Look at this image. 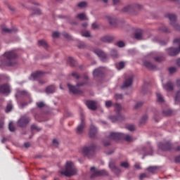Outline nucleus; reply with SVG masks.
Returning <instances> with one entry per match:
<instances>
[{
    "mask_svg": "<svg viewBox=\"0 0 180 180\" xmlns=\"http://www.w3.org/2000/svg\"><path fill=\"white\" fill-rule=\"evenodd\" d=\"M17 54L13 51L4 53V60H2V65L10 67L15 65Z\"/></svg>",
    "mask_w": 180,
    "mask_h": 180,
    "instance_id": "f257e3e1",
    "label": "nucleus"
},
{
    "mask_svg": "<svg viewBox=\"0 0 180 180\" xmlns=\"http://www.w3.org/2000/svg\"><path fill=\"white\" fill-rule=\"evenodd\" d=\"M76 167H74V163L72 162H67V165L65 167V171H60V175H65V176L70 177L76 175Z\"/></svg>",
    "mask_w": 180,
    "mask_h": 180,
    "instance_id": "f03ea898",
    "label": "nucleus"
},
{
    "mask_svg": "<svg viewBox=\"0 0 180 180\" xmlns=\"http://www.w3.org/2000/svg\"><path fill=\"white\" fill-rule=\"evenodd\" d=\"M114 110L115 111V113L117 114V115L109 117V119L112 121V122L115 123L125 120V116L119 114V112H121V105L115 103L114 105Z\"/></svg>",
    "mask_w": 180,
    "mask_h": 180,
    "instance_id": "7ed1b4c3",
    "label": "nucleus"
},
{
    "mask_svg": "<svg viewBox=\"0 0 180 180\" xmlns=\"http://www.w3.org/2000/svg\"><path fill=\"white\" fill-rule=\"evenodd\" d=\"M95 144L91 145V146L84 148L83 150H82V153H84L87 158H93L94 155H95Z\"/></svg>",
    "mask_w": 180,
    "mask_h": 180,
    "instance_id": "20e7f679",
    "label": "nucleus"
},
{
    "mask_svg": "<svg viewBox=\"0 0 180 180\" xmlns=\"http://www.w3.org/2000/svg\"><path fill=\"white\" fill-rule=\"evenodd\" d=\"M174 44H178V49L176 48H169V51H167V53H169V56H174L176 55H178V53H180V38H177L174 39Z\"/></svg>",
    "mask_w": 180,
    "mask_h": 180,
    "instance_id": "39448f33",
    "label": "nucleus"
},
{
    "mask_svg": "<svg viewBox=\"0 0 180 180\" xmlns=\"http://www.w3.org/2000/svg\"><path fill=\"white\" fill-rule=\"evenodd\" d=\"M165 17L169 18V20L170 21V25H172V27H174V30L180 31V25L176 24V15L169 13L165 15Z\"/></svg>",
    "mask_w": 180,
    "mask_h": 180,
    "instance_id": "423d86ee",
    "label": "nucleus"
},
{
    "mask_svg": "<svg viewBox=\"0 0 180 180\" xmlns=\"http://www.w3.org/2000/svg\"><path fill=\"white\" fill-rule=\"evenodd\" d=\"M127 136H131L129 134H120L117 132H111L110 133V136L108 139L114 141H118L120 139Z\"/></svg>",
    "mask_w": 180,
    "mask_h": 180,
    "instance_id": "0eeeda50",
    "label": "nucleus"
},
{
    "mask_svg": "<svg viewBox=\"0 0 180 180\" xmlns=\"http://www.w3.org/2000/svg\"><path fill=\"white\" fill-rule=\"evenodd\" d=\"M30 122V118L27 116L21 117V118H19V120L18 121V127L23 128L27 126V124Z\"/></svg>",
    "mask_w": 180,
    "mask_h": 180,
    "instance_id": "6e6552de",
    "label": "nucleus"
},
{
    "mask_svg": "<svg viewBox=\"0 0 180 180\" xmlns=\"http://www.w3.org/2000/svg\"><path fill=\"white\" fill-rule=\"evenodd\" d=\"M91 172H93L91 179L95 178L96 176H108V172H106V170H95V167H91Z\"/></svg>",
    "mask_w": 180,
    "mask_h": 180,
    "instance_id": "1a4fd4ad",
    "label": "nucleus"
},
{
    "mask_svg": "<svg viewBox=\"0 0 180 180\" xmlns=\"http://www.w3.org/2000/svg\"><path fill=\"white\" fill-rule=\"evenodd\" d=\"M159 149L163 151H169L171 150H173L174 148H172V144H170V142H165L163 143H159L158 145Z\"/></svg>",
    "mask_w": 180,
    "mask_h": 180,
    "instance_id": "9d476101",
    "label": "nucleus"
},
{
    "mask_svg": "<svg viewBox=\"0 0 180 180\" xmlns=\"http://www.w3.org/2000/svg\"><path fill=\"white\" fill-rule=\"evenodd\" d=\"M140 8H141V6H140L139 4L129 5V6H125L124 8H123L122 11L123 13H128V12H131V11H134V10L140 9Z\"/></svg>",
    "mask_w": 180,
    "mask_h": 180,
    "instance_id": "9b49d317",
    "label": "nucleus"
},
{
    "mask_svg": "<svg viewBox=\"0 0 180 180\" xmlns=\"http://www.w3.org/2000/svg\"><path fill=\"white\" fill-rule=\"evenodd\" d=\"M85 127V122L84 119V115L82 114L81 123L78 125V127L76 128V134H82L84 131V128Z\"/></svg>",
    "mask_w": 180,
    "mask_h": 180,
    "instance_id": "f8f14e48",
    "label": "nucleus"
},
{
    "mask_svg": "<svg viewBox=\"0 0 180 180\" xmlns=\"http://www.w3.org/2000/svg\"><path fill=\"white\" fill-rule=\"evenodd\" d=\"M93 53H94L95 55H97V56L100 58L101 60H103V62L106 60V53H104V52L101 51V49H97L93 50Z\"/></svg>",
    "mask_w": 180,
    "mask_h": 180,
    "instance_id": "ddd939ff",
    "label": "nucleus"
},
{
    "mask_svg": "<svg viewBox=\"0 0 180 180\" xmlns=\"http://www.w3.org/2000/svg\"><path fill=\"white\" fill-rule=\"evenodd\" d=\"M0 94L8 95L10 94V85L6 84L0 85Z\"/></svg>",
    "mask_w": 180,
    "mask_h": 180,
    "instance_id": "4468645a",
    "label": "nucleus"
},
{
    "mask_svg": "<svg viewBox=\"0 0 180 180\" xmlns=\"http://www.w3.org/2000/svg\"><path fill=\"white\" fill-rule=\"evenodd\" d=\"M68 91H70V93H72L73 94H81L82 90H79V89H77L75 86H72L70 84H68Z\"/></svg>",
    "mask_w": 180,
    "mask_h": 180,
    "instance_id": "2eb2a0df",
    "label": "nucleus"
},
{
    "mask_svg": "<svg viewBox=\"0 0 180 180\" xmlns=\"http://www.w3.org/2000/svg\"><path fill=\"white\" fill-rule=\"evenodd\" d=\"M132 84V76H129L127 79H125V81L123 82V86L122 89L129 88Z\"/></svg>",
    "mask_w": 180,
    "mask_h": 180,
    "instance_id": "dca6fc26",
    "label": "nucleus"
},
{
    "mask_svg": "<svg viewBox=\"0 0 180 180\" xmlns=\"http://www.w3.org/2000/svg\"><path fill=\"white\" fill-rule=\"evenodd\" d=\"M86 105L87 108L91 110H96V103L94 101H86Z\"/></svg>",
    "mask_w": 180,
    "mask_h": 180,
    "instance_id": "f3484780",
    "label": "nucleus"
},
{
    "mask_svg": "<svg viewBox=\"0 0 180 180\" xmlns=\"http://www.w3.org/2000/svg\"><path fill=\"white\" fill-rule=\"evenodd\" d=\"M0 29H1L2 32L4 33H13L17 32V29L15 28L8 29V28H6L4 25H2L1 27H0Z\"/></svg>",
    "mask_w": 180,
    "mask_h": 180,
    "instance_id": "a211bd4d",
    "label": "nucleus"
},
{
    "mask_svg": "<svg viewBox=\"0 0 180 180\" xmlns=\"http://www.w3.org/2000/svg\"><path fill=\"white\" fill-rule=\"evenodd\" d=\"M108 167H110V169H112V172H114L115 174H119V173H121V170H120L119 168L115 167V165H113V163L110 162Z\"/></svg>",
    "mask_w": 180,
    "mask_h": 180,
    "instance_id": "6ab92c4d",
    "label": "nucleus"
},
{
    "mask_svg": "<svg viewBox=\"0 0 180 180\" xmlns=\"http://www.w3.org/2000/svg\"><path fill=\"white\" fill-rule=\"evenodd\" d=\"M144 67H146V68L150 70H155V65L151 64V63L148 60L144 61Z\"/></svg>",
    "mask_w": 180,
    "mask_h": 180,
    "instance_id": "aec40b11",
    "label": "nucleus"
},
{
    "mask_svg": "<svg viewBox=\"0 0 180 180\" xmlns=\"http://www.w3.org/2000/svg\"><path fill=\"white\" fill-rule=\"evenodd\" d=\"M44 76V72L41 71H37L34 73H32V77L35 80L41 78Z\"/></svg>",
    "mask_w": 180,
    "mask_h": 180,
    "instance_id": "412c9836",
    "label": "nucleus"
},
{
    "mask_svg": "<svg viewBox=\"0 0 180 180\" xmlns=\"http://www.w3.org/2000/svg\"><path fill=\"white\" fill-rule=\"evenodd\" d=\"M96 134V128L95 126L91 125V127H89V137L93 139L95 137V135Z\"/></svg>",
    "mask_w": 180,
    "mask_h": 180,
    "instance_id": "4be33fe9",
    "label": "nucleus"
},
{
    "mask_svg": "<svg viewBox=\"0 0 180 180\" xmlns=\"http://www.w3.org/2000/svg\"><path fill=\"white\" fill-rule=\"evenodd\" d=\"M163 89H165V91H172L173 90V87H172V82H167V84H165L163 85Z\"/></svg>",
    "mask_w": 180,
    "mask_h": 180,
    "instance_id": "5701e85b",
    "label": "nucleus"
},
{
    "mask_svg": "<svg viewBox=\"0 0 180 180\" xmlns=\"http://www.w3.org/2000/svg\"><path fill=\"white\" fill-rule=\"evenodd\" d=\"M106 19H108V23L110 24V25L115 27V24H116L115 18H113L112 15H108V16H106Z\"/></svg>",
    "mask_w": 180,
    "mask_h": 180,
    "instance_id": "b1692460",
    "label": "nucleus"
},
{
    "mask_svg": "<svg viewBox=\"0 0 180 180\" xmlns=\"http://www.w3.org/2000/svg\"><path fill=\"white\" fill-rule=\"evenodd\" d=\"M113 41V37L110 36H104L101 38V41L104 43H110Z\"/></svg>",
    "mask_w": 180,
    "mask_h": 180,
    "instance_id": "393cba45",
    "label": "nucleus"
},
{
    "mask_svg": "<svg viewBox=\"0 0 180 180\" xmlns=\"http://www.w3.org/2000/svg\"><path fill=\"white\" fill-rule=\"evenodd\" d=\"M102 75V70L101 68H98L97 69H95L94 71H93V77H98Z\"/></svg>",
    "mask_w": 180,
    "mask_h": 180,
    "instance_id": "a878e982",
    "label": "nucleus"
},
{
    "mask_svg": "<svg viewBox=\"0 0 180 180\" xmlns=\"http://www.w3.org/2000/svg\"><path fill=\"white\" fill-rule=\"evenodd\" d=\"M55 92V86L53 85H49V86L46 87V94H53Z\"/></svg>",
    "mask_w": 180,
    "mask_h": 180,
    "instance_id": "bb28decb",
    "label": "nucleus"
},
{
    "mask_svg": "<svg viewBox=\"0 0 180 180\" xmlns=\"http://www.w3.org/2000/svg\"><path fill=\"white\" fill-rule=\"evenodd\" d=\"M159 170V168L155 166H152L148 167V172L152 173V174H155L157 173V171Z\"/></svg>",
    "mask_w": 180,
    "mask_h": 180,
    "instance_id": "cd10ccee",
    "label": "nucleus"
},
{
    "mask_svg": "<svg viewBox=\"0 0 180 180\" xmlns=\"http://www.w3.org/2000/svg\"><path fill=\"white\" fill-rule=\"evenodd\" d=\"M76 18L79 20H87V17L85 16V13H84L76 15Z\"/></svg>",
    "mask_w": 180,
    "mask_h": 180,
    "instance_id": "c85d7f7f",
    "label": "nucleus"
},
{
    "mask_svg": "<svg viewBox=\"0 0 180 180\" xmlns=\"http://www.w3.org/2000/svg\"><path fill=\"white\" fill-rule=\"evenodd\" d=\"M173 112L172 110L167 108V110H163V115L164 116H171L172 115Z\"/></svg>",
    "mask_w": 180,
    "mask_h": 180,
    "instance_id": "c756f323",
    "label": "nucleus"
},
{
    "mask_svg": "<svg viewBox=\"0 0 180 180\" xmlns=\"http://www.w3.org/2000/svg\"><path fill=\"white\" fill-rule=\"evenodd\" d=\"M19 95L23 97H27V98L30 99V95L29 94V92H27V91H19Z\"/></svg>",
    "mask_w": 180,
    "mask_h": 180,
    "instance_id": "7c9ffc66",
    "label": "nucleus"
},
{
    "mask_svg": "<svg viewBox=\"0 0 180 180\" xmlns=\"http://www.w3.org/2000/svg\"><path fill=\"white\" fill-rule=\"evenodd\" d=\"M38 46L44 47V49H47V44L46 43V41L40 40L38 41Z\"/></svg>",
    "mask_w": 180,
    "mask_h": 180,
    "instance_id": "2f4dec72",
    "label": "nucleus"
},
{
    "mask_svg": "<svg viewBox=\"0 0 180 180\" xmlns=\"http://www.w3.org/2000/svg\"><path fill=\"white\" fill-rule=\"evenodd\" d=\"M68 63L70 66H76V60H74V59L70 57H68Z\"/></svg>",
    "mask_w": 180,
    "mask_h": 180,
    "instance_id": "473e14b6",
    "label": "nucleus"
},
{
    "mask_svg": "<svg viewBox=\"0 0 180 180\" xmlns=\"http://www.w3.org/2000/svg\"><path fill=\"white\" fill-rule=\"evenodd\" d=\"M124 67H125V63L123 62H120V63L115 65V68H117V70L123 69Z\"/></svg>",
    "mask_w": 180,
    "mask_h": 180,
    "instance_id": "72a5a7b5",
    "label": "nucleus"
},
{
    "mask_svg": "<svg viewBox=\"0 0 180 180\" xmlns=\"http://www.w3.org/2000/svg\"><path fill=\"white\" fill-rule=\"evenodd\" d=\"M156 97H158V102L159 103H162V102L165 101V100L162 99V96L161 95V94H159V93L156 94Z\"/></svg>",
    "mask_w": 180,
    "mask_h": 180,
    "instance_id": "f704fd0d",
    "label": "nucleus"
},
{
    "mask_svg": "<svg viewBox=\"0 0 180 180\" xmlns=\"http://www.w3.org/2000/svg\"><path fill=\"white\" fill-rule=\"evenodd\" d=\"M159 31H161V32L164 33H169L170 30L167 28V27L162 26L160 28H159Z\"/></svg>",
    "mask_w": 180,
    "mask_h": 180,
    "instance_id": "c9c22d12",
    "label": "nucleus"
},
{
    "mask_svg": "<svg viewBox=\"0 0 180 180\" xmlns=\"http://www.w3.org/2000/svg\"><path fill=\"white\" fill-rule=\"evenodd\" d=\"M174 101L176 103H180V91L176 92V96L174 97Z\"/></svg>",
    "mask_w": 180,
    "mask_h": 180,
    "instance_id": "e433bc0d",
    "label": "nucleus"
},
{
    "mask_svg": "<svg viewBox=\"0 0 180 180\" xmlns=\"http://www.w3.org/2000/svg\"><path fill=\"white\" fill-rule=\"evenodd\" d=\"M134 39L136 40L142 39V32L134 33Z\"/></svg>",
    "mask_w": 180,
    "mask_h": 180,
    "instance_id": "4c0bfd02",
    "label": "nucleus"
},
{
    "mask_svg": "<svg viewBox=\"0 0 180 180\" xmlns=\"http://www.w3.org/2000/svg\"><path fill=\"white\" fill-rule=\"evenodd\" d=\"M120 140H125V141L127 142H131L132 141V137L131 136H124L120 139Z\"/></svg>",
    "mask_w": 180,
    "mask_h": 180,
    "instance_id": "58836bf2",
    "label": "nucleus"
},
{
    "mask_svg": "<svg viewBox=\"0 0 180 180\" xmlns=\"http://www.w3.org/2000/svg\"><path fill=\"white\" fill-rule=\"evenodd\" d=\"M8 129H9L10 131L12 132L15 131V127H13V122H10L9 124H8Z\"/></svg>",
    "mask_w": 180,
    "mask_h": 180,
    "instance_id": "ea45409f",
    "label": "nucleus"
},
{
    "mask_svg": "<svg viewBox=\"0 0 180 180\" xmlns=\"http://www.w3.org/2000/svg\"><path fill=\"white\" fill-rule=\"evenodd\" d=\"M86 6H87V3L85 1H82V2L78 3V8H84Z\"/></svg>",
    "mask_w": 180,
    "mask_h": 180,
    "instance_id": "a19ab883",
    "label": "nucleus"
},
{
    "mask_svg": "<svg viewBox=\"0 0 180 180\" xmlns=\"http://www.w3.org/2000/svg\"><path fill=\"white\" fill-rule=\"evenodd\" d=\"M82 37H91V34L89 33V31H84L82 32Z\"/></svg>",
    "mask_w": 180,
    "mask_h": 180,
    "instance_id": "79ce46f5",
    "label": "nucleus"
},
{
    "mask_svg": "<svg viewBox=\"0 0 180 180\" xmlns=\"http://www.w3.org/2000/svg\"><path fill=\"white\" fill-rule=\"evenodd\" d=\"M115 46H117V47H120V48H123L124 46H125V43H124L122 41H120L115 43Z\"/></svg>",
    "mask_w": 180,
    "mask_h": 180,
    "instance_id": "37998d69",
    "label": "nucleus"
},
{
    "mask_svg": "<svg viewBox=\"0 0 180 180\" xmlns=\"http://www.w3.org/2000/svg\"><path fill=\"white\" fill-rule=\"evenodd\" d=\"M147 120H148L147 115L142 116V118H141V124H144L146 123V121Z\"/></svg>",
    "mask_w": 180,
    "mask_h": 180,
    "instance_id": "c03bdc74",
    "label": "nucleus"
},
{
    "mask_svg": "<svg viewBox=\"0 0 180 180\" xmlns=\"http://www.w3.org/2000/svg\"><path fill=\"white\" fill-rule=\"evenodd\" d=\"M111 55H112V58H117V51H115V50H112L111 51Z\"/></svg>",
    "mask_w": 180,
    "mask_h": 180,
    "instance_id": "a18cd8bd",
    "label": "nucleus"
},
{
    "mask_svg": "<svg viewBox=\"0 0 180 180\" xmlns=\"http://www.w3.org/2000/svg\"><path fill=\"white\" fill-rule=\"evenodd\" d=\"M46 106V104L44 103V102L39 101L37 103V107L41 108Z\"/></svg>",
    "mask_w": 180,
    "mask_h": 180,
    "instance_id": "49530a36",
    "label": "nucleus"
},
{
    "mask_svg": "<svg viewBox=\"0 0 180 180\" xmlns=\"http://www.w3.org/2000/svg\"><path fill=\"white\" fill-rule=\"evenodd\" d=\"M174 72H176V68L175 67H170V68H169V73L170 75H172Z\"/></svg>",
    "mask_w": 180,
    "mask_h": 180,
    "instance_id": "de8ad7c7",
    "label": "nucleus"
},
{
    "mask_svg": "<svg viewBox=\"0 0 180 180\" xmlns=\"http://www.w3.org/2000/svg\"><path fill=\"white\" fill-rule=\"evenodd\" d=\"M120 166L123 168H129V163L127 162H123L122 164H120Z\"/></svg>",
    "mask_w": 180,
    "mask_h": 180,
    "instance_id": "09e8293b",
    "label": "nucleus"
},
{
    "mask_svg": "<svg viewBox=\"0 0 180 180\" xmlns=\"http://www.w3.org/2000/svg\"><path fill=\"white\" fill-rule=\"evenodd\" d=\"M155 60L156 62H161L165 60V58H163L162 56H158L155 58Z\"/></svg>",
    "mask_w": 180,
    "mask_h": 180,
    "instance_id": "8fccbe9b",
    "label": "nucleus"
},
{
    "mask_svg": "<svg viewBox=\"0 0 180 180\" xmlns=\"http://www.w3.org/2000/svg\"><path fill=\"white\" fill-rule=\"evenodd\" d=\"M31 130H36L37 131H40V128H38V127H37L36 125L32 124L31 126Z\"/></svg>",
    "mask_w": 180,
    "mask_h": 180,
    "instance_id": "3c124183",
    "label": "nucleus"
},
{
    "mask_svg": "<svg viewBox=\"0 0 180 180\" xmlns=\"http://www.w3.org/2000/svg\"><path fill=\"white\" fill-rule=\"evenodd\" d=\"M115 100H121L123 98V95L115 94Z\"/></svg>",
    "mask_w": 180,
    "mask_h": 180,
    "instance_id": "603ef678",
    "label": "nucleus"
},
{
    "mask_svg": "<svg viewBox=\"0 0 180 180\" xmlns=\"http://www.w3.org/2000/svg\"><path fill=\"white\" fill-rule=\"evenodd\" d=\"M142 104H143L142 102L136 103V105H134V109H138L140 107H142Z\"/></svg>",
    "mask_w": 180,
    "mask_h": 180,
    "instance_id": "864d4df0",
    "label": "nucleus"
},
{
    "mask_svg": "<svg viewBox=\"0 0 180 180\" xmlns=\"http://www.w3.org/2000/svg\"><path fill=\"white\" fill-rule=\"evenodd\" d=\"M11 108H13V106H11V104H8V105H6V112H10V111L11 110Z\"/></svg>",
    "mask_w": 180,
    "mask_h": 180,
    "instance_id": "5fc2aeb1",
    "label": "nucleus"
},
{
    "mask_svg": "<svg viewBox=\"0 0 180 180\" xmlns=\"http://www.w3.org/2000/svg\"><path fill=\"white\" fill-rule=\"evenodd\" d=\"M72 77L75 78L76 79H79V75L76 72H72Z\"/></svg>",
    "mask_w": 180,
    "mask_h": 180,
    "instance_id": "6e6d98bb",
    "label": "nucleus"
},
{
    "mask_svg": "<svg viewBox=\"0 0 180 180\" xmlns=\"http://www.w3.org/2000/svg\"><path fill=\"white\" fill-rule=\"evenodd\" d=\"M127 129L130 131H134V125H129L127 127Z\"/></svg>",
    "mask_w": 180,
    "mask_h": 180,
    "instance_id": "4d7b16f0",
    "label": "nucleus"
},
{
    "mask_svg": "<svg viewBox=\"0 0 180 180\" xmlns=\"http://www.w3.org/2000/svg\"><path fill=\"white\" fill-rule=\"evenodd\" d=\"M91 28H92L93 30H96V29L98 28V25H96V23L93 22V24L91 25Z\"/></svg>",
    "mask_w": 180,
    "mask_h": 180,
    "instance_id": "13d9d810",
    "label": "nucleus"
},
{
    "mask_svg": "<svg viewBox=\"0 0 180 180\" xmlns=\"http://www.w3.org/2000/svg\"><path fill=\"white\" fill-rule=\"evenodd\" d=\"M34 12V15H40L41 14V11L38 8H35L34 11H32Z\"/></svg>",
    "mask_w": 180,
    "mask_h": 180,
    "instance_id": "bf43d9fd",
    "label": "nucleus"
},
{
    "mask_svg": "<svg viewBox=\"0 0 180 180\" xmlns=\"http://www.w3.org/2000/svg\"><path fill=\"white\" fill-rule=\"evenodd\" d=\"M105 106H106V108H110V106H112V101H106Z\"/></svg>",
    "mask_w": 180,
    "mask_h": 180,
    "instance_id": "052dcab7",
    "label": "nucleus"
},
{
    "mask_svg": "<svg viewBox=\"0 0 180 180\" xmlns=\"http://www.w3.org/2000/svg\"><path fill=\"white\" fill-rule=\"evenodd\" d=\"M142 151L144 152V156L151 155V152H150V153L146 152V148H142Z\"/></svg>",
    "mask_w": 180,
    "mask_h": 180,
    "instance_id": "680f3d73",
    "label": "nucleus"
},
{
    "mask_svg": "<svg viewBox=\"0 0 180 180\" xmlns=\"http://www.w3.org/2000/svg\"><path fill=\"white\" fill-rule=\"evenodd\" d=\"M174 162L176 163H180V155L179 156H176V158H174Z\"/></svg>",
    "mask_w": 180,
    "mask_h": 180,
    "instance_id": "e2e57ef3",
    "label": "nucleus"
},
{
    "mask_svg": "<svg viewBox=\"0 0 180 180\" xmlns=\"http://www.w3.org/2000/svg\"><path fill=\"white\" fill-rule=\"evenodd\" d=\"M51 37H53L54 39L58 38V32H53V34H52Z\"/></svg>",
    "mask_w": 180,
    "mask_h": 180,
    "instance_id": "0e129e2a",
    "label": "nucleus"
},
{
    "mask_svg": "<svg viewBox=\"0 0 180 180\" xmlns=\"http://www.w3.org/2000/svg\"><path fill=\"white\" fill-rule=\"evenodd\" d=\"M84 85H85V82H80V83H77L76 84V86H84Z\"/></svg>",
    "mask_w": 180,
    "mask_h": 180,
    "instance_id": "69168bd1",
    "label": "nucleus"
},
{
    "mask_svg": "<svg viewBox=\"0 0 180 180\" xmlns=\"http://www.w3.org/2000/svg\"><path fill=\"white\" fill-rule=\"evenodd\" d=\"M78 48L79 49H84L85 48V44L84 43H81L79 44V45H78Z\"/></svg>",
    "mask_w": 180,
    "mask_h": 180,
    "instance_id": "338daca9",
    "label": "nucleus"
},
{
    "mask_svg": "<svg viewBox=\"0 0 180 180\" xmlns=\"http://www.w3.org/2000/svg\"><path fill=\"white\" fill-rule=\"evenodd\" d=\"M176 86H180V79L178 80H176Z\"/></svg>",
    "mask_w": 180,
    "mask_h": 180,
    "instance_id": "774afa93",
    "label": "nucleus"
}]
</instances>
